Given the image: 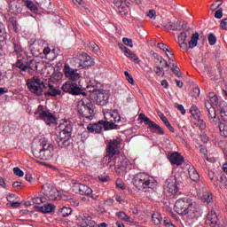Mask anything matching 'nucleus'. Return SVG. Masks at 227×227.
I'll return each mask as SVG.
<instances>
[{"label": "nucleus", "mask_w": 227, "mask_h": 227, "mask_svg": "<svg viewBox=\"0 0 227 227\" xmlns=\"http://www.w3.org/2000/svg\"><path fill=\"white\" fill-rule=\"evenodd\" d=\"M105 120H101L97 123H90L87 126L89 132L100 134L102 130H115L118 129L116 123L121 121L120 114L116 111H109L104 114Z\"/></svg>", "instance_id": "f257e3e1"}, {"label": "nucleus", "mask_w": 227, "mask_h": 227, "mask_svg": "<svg viewBox=\"0 0 227 227\" xmlns=\"http://www.w3.org/2000/svg\"><path fill=\"white\" fill-rule=\"evenodd\" d=\"M132 184L138 191H145V189H155L157 182L150 175L142 172L133 176Z\"/></svg>", "instance_id": "f03ea898"}, {"label": "nucleus", "mask_w": 227, "mask_h": 227, "mask_svg": "<svg viewBox=\"0 0 227 227\" xmlns=\"http://www.w3.org/2000/svg\"><path fill=\"white\" fill-rule=\"evenodd\" d=\"M198 208H200V206L190 199H179L175 204V211L180 215L195 214V212H198Z\"/></svg>", "instance_id": "7ed1b4c3"}, {"label": "nucleus", "mask_w": 227, "mask_h": 227, "mask_svg": "<svg viewBox=\"0 0 227 227\" xmlns=\"http://www.w3.org/2000/svg\"><path fill=\"white\" fill-rule=\"evenodd\" d=\"M189 38H191L190 41H188ZM198 40H200V34L198 32L192 34L191 37V33H189L187 30L179 34L177 37L179 47L186 51L190 49H194V47L198 45Z\"/></svg>", "instance_id": "20e7f679"}, {"label": "nucleus", "mask_w": 227, "mask_h": 227, "mask_svg": "<svg viewBox=\"0 0 227 227\" xmlns=\"http://www.w3.org/2000/svg\"><path fill=\"white\" fill-rule=\"evenodd\" d=\"M73 129L74 127L70 123L66 124L59 135L55 136V143L58 145L59 148H68V146H70Z\"/></svg>", "instance_id": "39448f33"}, {"label": "nucleus", "mask_w": 227, "mask_h": 227, "mask_svg": "<svg viewBox=\"0 0 227 227\" xmlns=\"http://www.w3.org/2000/svg\"><path fill=\"white\" fill-rule=\"evenodd\" d=\"M34 114L39 120L44 121L46 125H54L56 123V115L46 106L39 105Z\"/></svg>", "instance_id": "423d86ee"}, {"label": "nucleus", "mask_w": 227, "mask_h": 227, "mask_svg": "<svg viewBox=\"0 0 227 227\" xmlns=\"http://www.w3.org/2000/svg\"><path fill=\"white\" fill-rule=\"evenodd\" d=\"M78 113L87 120H93L95 116V106L88 98H83L78 104Z\"/></svg>", "instance_id": "0eeeda50"}, {"label": "nucleus", "mask_w": 227, "mask_h": 227, "mask_svg": "<svg viewBox=\"0 0 227 227\" xmlns=\"http://www.w3.org/2000/svg\"><path fill=\"white\" fill-rule=\"evenodd\" d=\"M15 67L20 68L21 72H27L30 75H35L36 72H38V62L33 59H30L27 61L20 59L16 61Z\"/></svg>", "instance_id": "6e6552de"}, {"label": "nucleus", "mask_w": 227, "mask_h": 227, "mask_svg": "<svg viewBox=\"0 0 227 227\" xmlns=\"http://www.w3.org/2000/svg\"><path fill=\"white\" fill-rule=\"evenodd\" d=\"M42 149L35 151V157L42 159V160H51L54 155V145L46 141L41 143Z\"/></svg>", "instance_id": "1a4fd4ad"}, {"label": "nucleus", "mask_w": 227, "mask_h": 227, "mask_svg": "<svg viewBox=\"0 0 227 227\" xmlns=\"http://www.w3.org/2000/svg\"><path fill=\"white\" fill-rule=\"evenodd\" d=\"M87 91L90 93L92 92L94 95V100H96V104L98 106H107L109 104V90H104L102 89H90V86H87Z\"/></svg>", "instance_id": "9d476101"}, {"label": "nucleus", "mask_w": 227, "mask_h": 227, "mask_svg": "<svg viewBox=\"0 0 227 227\" xmlns=\"http://www.w3.org/2000/svg\"><path fill=\"white\" fill-rule=\"evenodd\" d=\"M62 91L65 93H70V95H82L83 97H86L87 94L85 91H88V87L83 88L74 82H66L62 85Z\"/></svg>", "instance_id": "9b49d317"}, {"label": "nucleus", "mask_w": 227, "mask_h": 227, "mask_svg": "<svg viewBox=\"0 0 227 227\" xmlns=\"http://www.w3.org/2000/svg\"><path fill=\"white\" fill-rule=\"evenodd\" d=\"M27 86L31 93L36 95V97H42L43 95V88L45 83L40 80V78H32L27 81Z\"/></svg>", "instance_id": "f8f14e48"}, {"label": "nucleus", "mask_w": 227, "mask_h": 227, "mask_svg": "<svg viewBox=\"0 0 227 227\" xmlns=\"http://www.w3.org/2000/svg\"><path fill=\"white\" fill-rule=\"evenodd\" d=\"M120 139H110L108 140V144L106 145V155L105 156V160H107V166L111 164V160H113V157L116 155L118 150H120Z\"/></svg>", "instance_id": "ddd939ff"}, {"label": "nucleus", "mask_w": 227, "mask_h": 227, "mask_svg": "<svg viewBox=\"0 0 227 227\" xmlns=\"http://www.w3.org/2000/svg\"><path fill=\"white\" fill-rule=\"evenodd\" d=\"M138 120H141L145 123V125H148L149 130H156V134L159 136H164V129L160 128V126L155 122H153L150 118L146 117L145 114H140L138 115Z\"/></svg>", "instance_id": "4468645a"}, {"label": "nucleus", "mask_w": 227, "mask_h": 227, "mask_svg": "<svg viewBox=\"0 0 227 227\" xmlns=\"http://www.w3.org/2000/svg\"><path fill=\"white\" fill-rule=\"evenodd\" d=\"M42 192L44 195V198H46V201H54V200H57L58 196H59V192L58 189L49 184L43 185Z\"/></svg>", "instance_id": "2eb2a0df"}, {"label": "nucleus", "mask_w": 227, "mask_h": 227, "mask_svg": "<svg viewBox=\"0 0 227 227\" xmlns=\"http://www.w3.org/2000/svg\"><path fill=\"white\" fill-rule=\"evenodd\" d=\"M165 187L167 189V192L170 194H176L178 192V180L175 176H171L168 177L165 182Z\"/></svg>", "instance_id": "dca6fc26"}, {"label": "nucleus", "mask_w": 227, "mask_h": 227, "mask_svg": "<svg viewBox=\"0 0 227 227\" xmlns=\"http://www.w3.org/2000/svg\"><path fill=\"white\" fill-rule=\"evenodd\" d=\"M205 107L207 111L208 119L212 120L213 124L217 125L221 123V119L217 118V113L215 112V108L212 106V103L205 101Z\"/></svg>", "instance_id": "f3484780"}, {"label": "nucleus", "mask_w": 227, "mask_h": 227, "mask_svg": "<svg viewBox=\"0 0 227 227\" xmlns=\"http://www.w3.org/2000/svg\"><path fill=\"white\" fill-rule=\"evenodd\" d=\"M64 72L67 79H69V81H79L81 79V73L77 72V69H74L70 67L68 65H65L64 67Z\"/></svg>", "instance_id": "a211bd4d"}, {"label": "nucleus", "mask_w": 227, "mask_h": 227, "mask_svg": "<svg viewBox=\"0 0 227 227\" xmlns=\"http://www.w3.org/2000/svg\"><path fill=\"white\" fill-rule=\"evenodd\" d=\"M80 61L82 63L78 67L80 70H82V68H88L89 67H93V65H95V60H93V59H91V57H90L88 53H82L81 55Z\"/></svg>", "instance_id": "6ab92c4d"}, {"label": "nucleus", "mask_w": 227, "mask_h": 227, "mask_svg": "<svg viewBox=\"0 0 227 227\" xmlns=\"http://www.w3.org/2000/svg\"><path fill=\"white\" fill-rule=\"evenodd\" d=\"M77 187L79 189V194L82 196H90L92 200H98V196H93V190L88 185L79 184Z\"/></svg>", "instance_id": "aec40b11"}, {"label": "nucleus", "mask_w": 227, "mask_h": 227, "mask_svg": "<svg viewBox=\"0 0 227 227\" xmlns=\"http://www.w3.org/2000/svg\"><path fill=\"white\" fill-rule=\"evenodd\" d=\"M217 223H219L217 214L215 213V211L211 210L207 215L206 223L209 224V226L211 227H214L217 226Z\"/></svg>", "instance_id": "412c9836"}, {"label": "nucleus", "mask_w": 227, "mask_h": 227, "mask_svg": "<svg viewBox=\"0 0 227 227\" xmlns=\"http://www.w3.org/2000/svg\"><path fill=\"white\" fill-rule=\"evenodd\" d=\"M168 160L175 164L176 166H182V163L184 162V159L182 155L178 153H173L170 155L168 156Z\"/></svg>", "instance_id": "4be33fe9"}, {"label": "nucleus", "mask_w": 227, "mask_h": 227, "mask_svg": "<svg viewBox=\"0 0 227 227\" xmlns=\"http://www.w3.org/2000/svg\"><path fill=\"white\" fill-rule=\"evenodd\" d=\"M46 97H58V95H61V90L58 87H55L52 84L48 85V90L44 92Z\"/></svg>", "instance_id": "5701e85b"}, {"label": "nucleus", "mask_w": 227, "mask_h": 227, "mask_svg": "<svg viewBox=\"0 0 227 227\" xmlns=\"http://www.w3.org/2000/svg\"><path fill=\"white\" fill-rule=\"evenodd\" d=\"M218 110L220 111L222 120L227 121V103L225 101H221L218 104Z\"/></svg>", "instance_id": "b1692460"}, {"label": "nucleus", "mask_w": 227, "mask_h": 227, "mask_svg": "<svg viewBox=\"0 0 227 227\" xmlns=\"http://www.w3.org/2000/svg\"><path fill=\"white\" fill-rule=\"evenodd\" d=\"M35 208L42 214H51L54 210V205L48 203L43 206H36Z\"/></svg>", "instance_id": "393cba45"}, {"label": "nucleus", "mask_w": 227, "mask_h": 227, "mask_svg": "<svg viewBox=\"0 0 227 227\" xmlns=\"http://www.w3.org/2000/svg\"><path fill=\"white\" fill-rule=\"evenodd\" d=\"M29 51L32 55L38 58V56H40V43H38V41H34L29 46Z\"/></svg>", "instance_id": "a878e982"}, {"label": "nucleus", "mask_w": 227, "mask_h": 227, "mask_svg": "<svg viewBox=\"0 0 227 227\" xmlns=\"http://www.w3.org/2000/svg\"><path fill=\"white\" fill-rule=\"evenodd\" d=\"M13 46L14 54H16L17 58H22V56L26 54V51H24V49H22V45H20V42H13Z\"/></svg>", "instance_id": "bb28decb"}, {"label": "nucleus", "mask_w": 227, "mask_h": 227, "mask_svg": "<svg viewBox=\"0 0 227 227\" xmlns=\"http://www.w3.org/2000/svg\"><path fill=\"white\" fill-rule=\"evenodd\" d=\"M188 175L192 182H198L200 180V174L194 167H190L188 168Z\"/></svg>", "instance_id": "cd10ccee"}, {"label": "nucleus", "mask_w": 227, "mask_h": 227, "mask_svg": "<svg viewBox=\"0 0 227 227\" xmlns=\"http://www.w3.org/2000/svg\"><path fill=\"white\" fill-rule=\"evenodd\" d=\"M82 227H97V223L95 221H93V219L91 218V216H84V218H82Z\"/></svg>", "instance_id": "c85d7f7f"}, {"label": "nucleus", "mask_w": 227, "mask_h": 227, "mask_svg": "<svg viewBox=\"0 0 227 227\" xmlns=\"http://www.w3.org/2000/svg\"><path fill=\"white\" fill-rule=\"evenodd\" d=\"M24 4L27 8V10H30V12H33V13H38V5L35 4L33 1L26 0L24 2Z\"/></svg>", "instance_id": "c756f323"}, {"label": "nucleus", "mask_w": 227, "mask_h": 227, "mask_svg": "<svg viewBox=\"0 0 227 227\" xmlns=\"http://www.w3.org/2000/svg\"><path fill=\"white\" fill-rule=\"evenodd\" d=\"M36 4H38L39 8H41L42 10H51L52 2H51V0H41L39 2H36Z\"/></svg>", "instance_id": "7c9ffc66"}, {"label": "nucleus", "mask_w": 227, "mask_h": 227, "mask_svg": "<svg viewBox=\"0 0 227 227\" xmlns=\"http://www.w3.org/2000/svg\"><path fill=\"white\" fill-rule=\"evenodd\" d=\"M190 113L195 120H200L201 116V112L200 111V108H198V106L192 105L190 108Z\"/></svg>", "instance_id": "2f4dec72"}, {"label": "nucleus", "mask_w": 227, "mask_h": 227, "mask_svg": "<svg viewBox=\"0 0 227 227\" xmlns=\"http://www.w3.org/2000/svg\"><path fill=\"white\" fill-rule=\"evenodd\" d=\"M168 27L172 31H182V29L184 28V25H181L180 22H178V21L169 22Z\"/></svg>", "instance_id": "473e14b6"}, {"label": "nucleus", "mask_w": 227, "mask_h": 227, "mask_svg": "<svg viewBox=\"0 0 227 227\" xmlns=\"http://www.w3.org/2000/svg\"><path fill=\"white\" fill-rule=\"evenodd\" d=\"M7 36L6 27H4V24L0 22V42H6Z\"/></svg>", "instance_id": "72a5a7b5"}, {"label": "nucleus", "mask_w": 227, "mask_h": 227, "mask_svg": "<svg viewBox=\"0 0 227 227\" xmlns=\"http://www.w3.org/2000/svg\"><path fill=\"white\" fill-rule=\"evenodd\" d=\"M72 215V208L68 207H63L60 208L59 215L62 217H68V215Z\"/></svg>", "instance_id": "f704fd0d"}, {"label": "nucleus", "mask_w": 227, "mask_h": 227, "mask_svg": "<svg viewBox=\"0 0 227 227\" xmlns=\"http://www.w3.org/2000/svg\"><path fill=\"white\" fill-rule=\"evenodd\" d=\"M153 223L154 224H160L162 223V215L159 212H155L152 215Z\"/></svg>", "instance_id": "c9c22d12"}, {"label": "nucleus", "mask_w": 227, "mask_h": 227, "mask_svg": "<svg viewBox=\"0 0 227 227\" xmlns=\"http://www.w3.org/2000/svg\"><path fill=\"white\" fill-rule=\"evenodd\" d=\"M116 215L119 219H121V221H125L126 223H130V216H129L127 213L123 211H120L116 213Z\"/></svg>", "instance_id": "e433bc0d"}, {"label": "nucleus", "mask_w": 227, "mask_h": 227, "mask_svg": "<svg viewBox=\"0 0 227 227\" xmlns=\"http://www.w3.org/2000/svg\"><path fill=\"white\" fill-rule=\"evenodd\" d=\"M157 47L160 48L165 54H168V52L170 54V56H173V51L169 50V46L166 45L164 43H159L157 44Z\"/></svg>", "instance_id": "4c0bfd02"}, {"label": "nucleus", "mask_w": 227, "mask_h": 227, "mask_svg": "<svg viewBox=\"0 0 227 227\" xmlns=\"http://www.w3.org/2000/svg\"><path fill=\"white\" fill-rule=\"evenodd\" d=\"M63 78V74L60 72H55L51 75V82H59L61 79Z\"/></svg>", "instance_id": "58836bf2"}, {"label": "nucleus", "mask_w": 227, "mask_h": 227, "mask_svg": "<svg viewBox=\"0 0 227 227\" xmlns=\"http://www.w3.org/2000/svg\"><path fill=\"white\" fill-rule=\"evenodd\" d=\"M32 201L35 205H40V203H45V201H47V198L35 196L32 198Z\"/></svg>", "instance_id": "ea45409f"}, {"label": "nucleus", "mask_w": 227, "mask_h": 227, "mask_svg": "<svg viewBox=\"0 0 227 227\" xmlns=\"http://www.w3.org/2000/svg\"><path fill=\"white\" fill-rule=\"evenodd\" d=\"M202 200H204L205 203H210L213 200L212 194L208 192H204L202 194Z\"/></svg>", "instance_id": "a19ab883"}, {"label": "nucleus", "mask_w": 227, "mask_h": 227, "mask_svg": "<svg viewBox=\"0 0 227 227\" xmlns=\"http://www.w3.org/2000/svg\"><path fill=\"white\" fill-rule=\"evenodd\" d=\"M209 104H211V106H217V104H219V99L217 98V96L214 93H209Z\"/></svg>", "instance_id": "79ce46f5"}, {"label": "nucleus", "mask_w": 227, "mask_h": 227, "mask_svg": "<svg viewBox=\"0 0 227 227\" xmlns=\"http://www.w3.org/2000/svg\"><path fill=\"white\" fill-rule=\"evenodd\" d=\"M153 56L154 58V66L159 65V64L162 65V63H164V59H162V57L159 56V54L153 53Z\"/></svg>", "instance_id": "37998d69"}, {"label": "nucleus", "mask_w": 227, "mask_h": 227, "mask_svg": "<svg viewBox=\"0 0 227 227\" xmlns=\"http://www.w3.org/2000/svg\"><path fill=\"white\" fill-rule=\"evenodd\" d=\"M130 161L129 160H123L121 162V165L119 166L118 169H121V171H125L127 169V167L129 166Z\"/></svg>", "instance_id": "c03bdc74"}, {"label": "nucleus", "mask_w": 227, "mask_h": 227, "mask_svg": "<svg viewBox=\"0 0 227 227\" xmlns=\"http://www.w3.org/2000/svg\"><path fill=\"white\" fill-rule=\"evenodd\" d=\"M219 129L221 136L227 137V126H225L223 123H220Z\"/></svg>", "instance_id": "a18cd8bd"}, {"label": "nucleus", "mask_w": 227, "mask_h": 227, "mask_svg": "<svg viewBox=\"0 0 227 227\" xmlns=\"http://www.w3.org/2000/svg\"><path fill=\"white\" fill-rule=\"evenodd\" d=\"M207 40H208V43L209 45H215L216 42H217V38L215 37V35L214 34H209L207 36Z\"/></svg>", "instance_id": "49530a36"}, {"label": "nucleus", "mask_w": 227, "mask_h": 227, "mask_svg": "<svg viewBox=\"0 0 227 227\" xmlns=\"http://www.w3.org/2000/svg\"><path fill=\"white\" fill-rule=\"evenodd\" d=\"M122 43H124V45H127L128 47H134V43L132 42V39L124 37L122 38Z\"/></svg>", "instance_id": "de8ad7c7"}, {"label": "nucleus", "mask_w": 227, "mask_h": 227, "mask_svg": "<svg viewBox=\"0 0 227 227\" xmlns=\"http://www.w3.org/2000/svg\"><path fill=\"white\" fill-rule=\"evenodd\" d=\"M128 58H129V59H132V61H134V63H137V64L141 63L139 57L137 56L134 52L131 53L129 56H128Z\"/></svg>", "instance_id": "09e8293b"}, {"label": "nucleus", "mask_w": 227, "mask_h": 227, "mask_svg": "<svg viewBox=\"0 0 227 227\" xmlns=\"http://www.w3.org/2000/svg\"><path fill=\"white\" fill-rule=\"evenodd\" d=\"M220 187L227 188V178L226 176H220Z\"/></svg>", "instance_id": "8fccbe9b"}, {"label": "nucleus", "mask_w": 227, "mask_h": 227, "mask_svg": "<svg viewBox=\"0 0 227 227\" xmlns=\"http://www.w3.org/2000/svg\"><path fill=\"white\" fill-rule=\"evenodd\" d=\"M10 6L11 10H12L14 13H20L21 10L20 5L10 4Z\"/></svg>", "instance_id": "3c124183"}, {"label": "nucleus", "mask_w": 227, "mask_h": 227, "mask_svg": "<svg viewBox=\"0 0 227 227\" xmlns=\"http://www.w3.org/2000/svg\"><path fill=\"white\" fill-rule=\"evenodd\" d=\"M13 173L16 176H24V171L19 168V167H15L13 168Z\"/></svg>", "instance_id": "603ef678"}, {"label": "nucleus", "mask_w": 227, "mask_h": 227, "mask_svg": "<svg viewBox=\"0 0 227 227\" xmlns=\"http://www.w3.org/2000/svg\"><path fill=\"white\" fill-rule=\"evenodd\" d=\"M154 73L158 76L164 75V67H154Z\"/></svg>", "instance_id": "864d4df0"}, {"label": "nucleus", "mask_w": 227, "mask_h": 227, "mask_svg": "<svg viewBox=\"0 0 227 227\" xmlns=\"http://www.w3.org/2000/svg\"><path fill=\"white\" fill-rule=\"evenodd\" d=\"M215 19H223V8H219L215 12Z\"/></svg>", "instance_id": "5fc2aeb1"}, {"label": "nucleus", "mask_w": 227, "mask_h": 227, "mask_svg": "<svg viewBox=\"0 0 227 227\" xmlns=\"http://www.w3.org/2000/svg\"><path fill=\"white\" fill-rule=\"evenodd\" d=\"M124 75H126V79L128 80L129 84H134V78L132 77V75H130V74H129L127 71H125Z\"/></svg>", "instance_id": "6e6d98bb"}, {"label": "nucleus", "mask_w": 227, "mask_h": 227, "mask_svg": "<svg viewBox=\"0 0 227 227\" xmlns=\"http://www.w3.org/2000/svg\"><path fill=\"white\" fill-rule=\"evenodd\" d=\"M221 4H223V1L219 0L216 3L213 4L211 5V8H212L213 11H215L217 9L219 10V7L221 6Z\"/></svg>", "instance_id": "4d7b16f0"}, {"label": "nucleus", "mask_w": 227, "mask_h": 227, "mask_svg": "<svg viewBox=\"0 0 227 227\" xmlns=\"http://www.w3.org/2000/svg\"><path fill=\"white\" fill-rule=\"evenodd\" d=\"M118 10H119V13H120L121 15H127V13H129V12H127V8H125V6H123V5H121V6L118 8Z\"/></svg>", "instance_id": "13d9d810"}, {"label": "nucleus", "mask_w": 227, "mask_h": 227, "mask_svg": "<svg viewBox=\"0 0 227 227\" xmlns=\"http://www.w3.org/2000/svg\"><path fill=\"white\" fill-rule=\"evenodd\" d=\"M90 45L94 52H98V51H100V48H98V45H97V43L90 42Z\"/></svg>", "instance_id": "bf43d9fd"}, {"label": "nucleus", "mask_w": 227, "mask_h": 227, "mask_svg": "<svg viewBox=\"0 0 227 227\" xmlns=\"http://www.w3.org/2000/svg\"><path fill=\"white\" fill-rule=\"evenodd\" d=\"M172 72L177 77H182V73H180V68H178V67H176L175 68H172Z\"/></svg>", "instance_id": "052dcab7"}, {"label": "nucleus", "mask_w": 227, "mask_h": 227, "mask_svg": "<svg viewBox=\"0 0 227 227\" xmlns=\"http://www.w3.org/2000/svg\"><path fill=\"white\" fill-rule=\"evenodd\" d=\"M99 182L106 184V182H109V176H100L98 177Z\"/></svg>", "instance_id": "680f3d73"}, {"label": "nucleus", "mask_w": 227, "mask_h": 227, "mask_svg": "<svg viewBox=\"0 0 227 227\" xmlns=\"http://www.w3.org/2000/svg\"><path fill=\"white\" fill-rule=\"evenodd\" d=\"M115 184H116V187H118V189H121V191H125V185L123 184V183H121V181L117 180Z\"/></svg>", "instance_id": "e2e57ef3"}, {"label": "nucleus", "mask_w": 227, "mask_h": 227, "mask_svg": "<svg viewBox=\"0 0 227 227\" xmlns=\"http://www.w3.org/2000/svg\"><path fill=\"white\" fill-rule=\"evenodd\" d=\"M220 26L223 29L227 31V19H223L221 20Z\"/></svg>", "instance_id": "0e129e2a"}, {"label": "nucleus", "mask_w": 227, "mask_h": 227, "mask_svg": "<svg viewBox=\"0 0 227 227\" xmlns=\"http://www.w3.org/2000/svg\"><path fill=\"white\" fill-rule=\"evenodd\" d=\"M74 4L76 6H81L82 8L84 7V1L82 0H73Z\"/></svg>", "instance_id": "69168bd1"}, {"label": "nucleus", "mask_w": 227, "mask_h": 227, "mask_svg": "<svg viewBox=\"0 0 227 227\" xmlns=\"http://www.w3.org/2000/svg\"><path fill=\"white\" fill-rule=\"evenodd\" d=\"M159 117L160 118L161 121H163L164 125L169 123V121H168V118H166V115H164V114H160Z\"/></svg>", "instance_id": "338daca9"}, {"label": "nucleus", "mask_w": 227, "mask_h": 227, "mask_svg": "<svg viewBox=\"0 0 227 227\" xmlns=\"http://www.w3.org/2000/svg\"><path fill=\"white\" fill-rule=\"evenodd\" d=\"M25 179L27 180V182H29V183L35 182V179L33 178L30 173H27L25 175Z\"/></svg>", "instance_id": "774afa93"}]
</instances>
